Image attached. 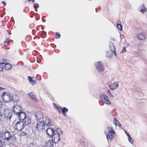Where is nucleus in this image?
I'll list each match as a JSON object with an SVG mask.
<instances>
[{"label": "nucleus", "instance_id": "25", "mask_svg": "<svg viewBox=\"0 0 147 147\" xmlns=\"http://www.w3.org/2000/svg\"><path fill=\"white\" fill-rule=\"evenodd\" d=\"M107 57L109 58H111L113 56L112 53L111 52L108 51L107 53Z\"/></svg>", "mask_w": 147, "mask_h": 147}, {"label": "nucleus", "instance_id": "2", "mask_svg": "<svg viewBox=\"0 0 147 147\" xmlns=\"http://www.w3.org/2000/svg\"><path fill=\"white\" fill-rule=\"evenodd\" d=\"M95 65L96 69L99 72H103L104 71V67L101 61L96 62L95 63Z\"/></svg>", "mask_w": 147, "mask_h": 147}, {"label": "nucleus", "instance_id": "7", "mask_svg": "<svg viewBox=\"0 0 147 147\" xmlns=\"http://www.w3.org/2000/svg\"><path fill=\"white\" fill-rule=\"evenodd\" d=\"M45 125L42 121H38L36 126V128L38 130L42 131L45 129Z\"/></svg>", "mask_w": 147, "mask_h": 147}, {"label": "nucleus", "instance_id": "49", "mask_svg": "<svg viewBox=\"0 0 147 147\" xmlns=\"http://www.w3.org/2000/svg\"><path fill=\"white\" fill-rule=\"evenodd\" d=\"M28 1H32V2H34L35 1V0H28Z\"/></svg>", "mask_w": 147, "mask_h": 147}, {"label": "nucleus", "instance_id": "52", "mask_svg": "<svg viewBox=\"0 0 147 147\" xmlns=\"http://www.w3.org/2000/svg\"><path fill=\"white\" fill-rule=\"evenodd\" d=\"M1 145V141L0 140V146Z\"/></svg>", "mask_w": 147, "mask_h": 147}, {"label": "nucleus", "instance_id": "17", "mask_svg": "<svg viewBox=\"0 0 147 147\" xmlns=\"http://www.w3.org/2000/svg\"><path fill=\"white\" fill-rule=\"evenodd\" d=\"M23 121V122H24L27 125L30 124L32 123L31 120L29 117H26Z\"/></svg>", "mask_w": 147, "mask_h": 147}, {"label": "nucleus", "instance_id": "15", "mask_svg": "<svg viewBox=\"0 0 147 147\" xmlns=\"http://www.w3.org/2000/svg\"><path fill=\"white\" fill-rule=\"evenodd\" d=\"M119 84L117 82L113 83L109 85L110 88L112 90H114L117 88Z\"/></svg>", "mask_w": 147, "mask_h": 147}, {"label": "nucleus", "instance_id": "4", "mask_svg": "<svg viewBox=\"0 0 147 147\" xmlns=\"http://www.w3.org/2000/svg\"><path fill=\"white\" fill-rule=\"evenodd\" d=\"M6 93L5 92H3L2 96L3 101L6 102H9L13 100L12 97L10 96V94L8 95H6Z\"/></svg>", "mask_w": 147, "mask_h": 147}, {"label": "nucleus", "instance_id": "46", "mask_svg": "<svg viewBox=\"0 0 147 147\" xmlns=\"http://www.w3.org/2000/svg\"><path fill=\"white\" fill-rule=\"evenodd\" d=\"M111 93L109 91V90H108L107 91V94L108 95L110 93Z\"/></svg>", "mask_w": 147, "mask_h": 147}, {"label": "nucleus", "instance_id": "38", "mask_svg": "<svg viewBox=\"0 0 147 147\" xmlns=\"http://www.w3.org/2000/svg\"><path fill=\"white\" fill-rule=\"evenodd\" d=\"M3 132H4L0 131V137H2V136H3Z\"/></svg>", "mask_w": 147, "mask_h": 147}, {"label": "nucleus", "instance_id": "50", "mask_svg": "<svg viewBox=\"0 0 147 147\" xmlns=\"http://www.w3.org/2000/svg\"><path fill=\"white\" fill-rule=\"evenodd\" d=\"M7 42L6 41L4 42L5 46L7 45Z\"/></svg>", "mask_w": 147, "mask_h": 147}, {"label": "nucleus", "instance_id": "1", "mask_svg": "<svg viewBox=\"0 0 147 147\" xmlns=\"http://www.w3.org/2000/svg\"><path fill=\"white\" fill-rule=\"evenodd\" d=\"M107 129L109 130V131H108V134L105 132V133L106 135L108 141L109 138L110 140L111 141L113 140V134H114L115 132L111 127L108 126L107 127Z\"/></svg>", "mask_w": 147, "mask_h": 147}, {"label": "nucleus", "instance_id": "21", "mask_svg": "<svg viewBox=\"0 0 147 147\" xmlns=\"http://www.w3.org/2000/svg\"><path fill=\"white\" fill-rule=\"evenodd\" d=\"M114 123L116 126L118 125L119 127H121V128H122L121 124L118 121L117 119L116 118H114Z\"/></svg>", "mask_w": 147, "mask_h": 147}, {"label": "nucleus", "instance_id": "40", "mask_svg": "<svg viewBox=\"0 0 147 147\" xmlns=\"http://www.w3.org/2000/svg\"><path fill=\"white\" fill-rule=\"evenodd\" d=\"M26 133H25L24 132H22L21 134H20V135L21 136H24V135H26Z\"/></svg>", "mask_w": 147, "mask_h": 147}, {"label": "nucleus", "instance_id": "32", "mask_svg": "<svg viewBox=\"0 0 147 147\" xmlns=\"http://www.w3.org/2000/svg\"><path fill=\"white\" fill-rule=\"evenodd\" d=\"M144 8H146V7H145L144 5V4H142V5H141V7H140L139 8V10L140 11V10L141 9H144Z\"/></svg>", "mask_w": 147, "mask_h": 147}, {"label": "nucleus", "instance_id": "37", "mask_svg": "<svg viewBox=\"0 0 147 147\" xmlns=\"http://www.w3.org/2000/svg\"><path fill=\"white\" fill-rule=\"evenodd\" d=\"M56 110H57L58 112L59 113H60L61 112V111H62V109L61 108L59 107H58V108H57V109H56Z\"/></svg>", "mask_w": 147, "mask_h": 147}, {"label": "nucleus", "instance_id": "47", "mask_svg": "<svg viewBox=\"0 0 147 147\" xmlns=\"http://www.w3.org/2000/svg\"><path fill=\"white\" fill-rule=\"evenodd\" d=\"M2 3L3 4L4 6H5L6 5V3L4 1H2Z\"/></svg>", "mask_w": 147, "mask_h": 147}, {"label": "nucleus", "instance_id": "26", "mask_svg": "<svg viewBox=\"0 0 147 147\" xmlns=\"http://www.w3.org/2000/svg\"><path fill=\"white\" fill-rule=\"evenodd\" d=\"M68 109L65 107H63L62 109V112L63 113H65V112H68Z\"/></svg>", "mask_w": 147, "mask_h": 147}, {"label": "nucleus", "instance_id": "23", "mask_svg": "<svg viewBox=\"0 0 147 147\" xmlns=\"http://www.w3.org/2000/svg\"><path fill=\"white\" fill-rule=\"evenodd\" d=\"M55 133L56 134L59 135L60 134H63V132L61 131V129L59 128H58L56 129V131H55Z\"/></svg>", "mask_w": 147, "mask_h": 147}, {"label": "nucleus", "instance_id": "45", "mask_svg": "<svg viewBox=\"0 0 147 147\" xmlns=\"http://www.w3.org/2000/svg\"><path fill=\"white\" fill-rule=\"evenodd\" d=\"M126 135L127 136V137L129 136L130 135L127 133V132L125 130L124 131Z\"/></svg>", "mask_w": 147, "mask_h": 147}, {"label": "nucleus", "instance_id": "20", "mask_svg": "<svg viewBox=\"0 0 147 147\" xmlns=\"http://www.w3.org/2000/svg\"><path fill=\"white\" fill-rule=\"evenodd\" d=\"M109 45V49L111 52H113V51H115V47L114 45L112 43H110Z\"/></svg>", "mask_w": 147, "mask_h": 147}, {"label": "nucleus", "instance_id": "42", "mask_svg": "<svg viewBox=\"0 0 147 147\" xmlns=\"http://www.w3.org/2000/svg\"><path fill=\"white\" fill-rule=\"evenodd\" d=\"M120 38L121 39L122 38H123L124 37V36L123 34L120 35Z\"/></svg>", "mask_w": 147, "mask_h": 147}, {"label": "nucleus", "instance_id": "27", "mask_svg": "<svg viewBox=\"0 0 147 147\" xmlns=\"http://www.w3.org/2000/svg\"><path fill=\"white\" fill-rule=\"evenodd\" d=\"M117 26L119 29L121 31L122 30V26L121 24H117Z\"/></svg>", "mask_w": 147, "mask_h": 147}, {"label": "nucleus", "instance_id": "12", "mask_svg": "<svg viewBox=\"0 0 147 147\" xmlns=\"http://www.w3.org/2000/svg\"><path fill=\"white\" fill-rule=\"evenodd\" d=\"M21 108L19 106L17 105L13 107V111L14 114H16L17 115L21 112Z\"/></svg>", "mask_w": 147, "mask_h": 147}, {"label": "nucleus", "instance_id": "48", "mask_svg": "<svg viewBox=\"0 0 147 147\" xmlns=\"http://www.w3.org/2000/svg\"><path fill=\"white\" fill-rule=\"evenodd\" d=\"M43 34L44 35H46V32H43Z\"/></svg>", "mask_w": 147, "mask_h": 147}, {"label": "nucleus", "instance_id": "53", "mask_svg": "<svg viewBox=\"0 0 147 147\" xmlns=\"http://www.w3.org/2000/svg\"><path fill=\"white\" fill-rule=\"evenodd\" d=\"M64 115H65V116H66V114L65 113H63Z\"/></svg>", "mask_w": 147, "mask_h": 147}, {"label": "nucleus", "instance_id": "29", "mask_svg": "<svg viewBox=\"0 0 147 147\" xmlns=\"http://www.w3.org/2000/svg\"><path fill=\"white\" fill-rule=\"evenodd\" d=\"M128 137V140L129 141V142L131 144H132L133 142V140L131 138L130 136H129Z\"/></svg>", "mask_w": 147, "mask_h": 147}, {"label": "nucleus", "instance_id": "13", "mask_svg": "<svg viewBox=\"0 0 147 147\" xmlns=\"http://www.w3.org/2000/svg\"><path fill=\"white\" fill-rule=\"evenodd\" d=\"M20 120L24 121L26 117V114L25 112H21L17 115Z\"/></svg>", "mask_w": 147, "mask_h": 147}, {"label": "nucleus", "instance_id": "3", "mask_svg": "<svg viewBox=\"0 0 147 147\" xmlns=\"http://www.w3.org/2000/svg\"><path fill=\"white\" fill-rule=\"evenodd\" d=\"M12 114V112L11 111L5 109L3 114L4 118L8 121L10 120L11 118Z\"/></svg>", "mask_w": 147, "mask_h": 147}, {"label": "nucleus", "instance_id": "19", "mask_svg": "<svg viewBox=\"0 0 147 147\" xmlns=\"http://www.w3.org/2000/svg\"><path fill=\"white\" fill-rule=\"evenodd\" d=\"M53 142L52 140H50L46 142V144L48 147H53Z\"/></svg>", "mask_w": 147, "mask_h": 147}, {"label": "nucleus", "instance_id": "31", "mask_svg": "<svg viewBox=\"0 0 147 147\" xmlns=\"http://www.w3.org/2000/svg\"><path fill=\"white\" fill-rule=\"evenodd\" d=\"M7 62H8L7 60L4 59V60L3 62L2 63H0V64L1 65L2 64H5V65L7 63H8Z\"/></svg>", "mask_w": 147, "mask_h": 147}, {"label": "nucleus", "instance_id": "51", "mask_svg": "<svg viewBox=\"0 0 147 147\" xmlns=\"http://www.w3.org/2000/svg\"><path fill=\"white\" fill-rule=\"evenodd\" d=\"M3 89H4V88H2V87H0V91H2V90H3Z\"/></svg>", "mask_w": 147, "mask_h": 147}, {"label": "nucleus", "instance_id": "6", "mask_svg": "<svg viewBox=\"0 0 147 147\" xmlns=\"http://www.w3.org/2000/svg\"><path fill=\"white\" fill-rule=\"evenodd\" d=\"M100 98L106 104L108 105L111 104V102L109 101L108 96L106 94H101L100 96Z\"/></svg>", "mask_w": 147, "mask_h": 147}, {"label": "nucleus", "instance_id": "24", "mask_svg": "<svg viewBox=\"0 0 147 147\" xmlns=\"http://www.w3.org/2000/svg\"><path fill=\"white\" fill-rule=\"evenodd\" d=\"M28 77L30 82L32 84H34L35 82V81L33 80L31 76H29Z\"/></svg>", "mask_w": 147, "mask_h": 147}, {"label": "nucleus", "instance_id": "33", "mask_svg": "<svg viewBox=\"0 0 147 147\" xmlns=\"http://www.w3.org/2000/svg\"><path fill=\"white\" fill-rule=\"evenodd\" d=\"M55 35H56L57 36H58V37H57L56 36H55V37L56 38H59L61 36L59 34H58V33L57 32H56L55 33Z\"/></svg>", "mask_w": 147, "mask_h": 147}, {"label": "nucleus", "instance_id": "36", "mask_svg": "<svg viewBox=\"0 0 147 147\" xmlns=\"http://www.w3.org/2000/svg\"><path fill=\"white\" fill-rule=\"evenodd\" d=\"M4 68L3 66L1 65H0V71H1Z\"/></svg>", "mask_w": 147, "mask_h": 147}, {"label": "nucleus", "instance_id": "5", "mask_svg": "<svg viewBox=\"0 0 147 147\" xmlns=\"http://www.w3.org/2000/svg\"><path fill=\"white\" fill-rule=\"evenodd\" d=\"M24 127V123L22 121H18L15 126V128L18 131H22Z\"/></svg>", "mask_w": 147, "mask_h": 147}, {"label": "nucleus", "instance_id": "30", "mask_svg": "<svg viewBox=\"0 0 147 147\" xmlns=\"http://www.w3.org/2000/svg\"><path fill=\"white\" fill-rule=\"evenodd\" d=\"M109 97L111 99H112L114 98V96L111 94L110 93L108 95Z\"/></svg>", "mask_w": 147, "mask_h": 147}, {"label": "nucleus", "instance_id": "54", "mask_svg": "<svg viewBox=\"0 0 147 147\" xmlns=\"http://www.w3.org/2000/svg\"><path fill=\"white\" fill-rule=\"evenodd\" d=\"M4 98H5V99H8V98H5V97H4Z\"/></svg>", "mask_w": 147, "mask_h": 147}, {"label": "nucleus", "instance_id": "18", "mask_svg": "<svg viewBox=\"0 0 147 147\" xmlns=\"http://www.w3.org/2000/svg\"><path fill=\"white\" fill-rule=\"evenodd\" d=\"M138 38L142 40H145L146 39V37L144 36L142 34H140L138 36Z\"/></svg>", "mask_w": 147, "mask_h": 147}, {"label": "nucleus", "instance_id": "11", "mask_svg": "<svg viewBox=\"0 0 147 147\" xmlns=\"http://www.w3.org/2000/svg\"><path fill=\"white\" fill-rule=\"evenodd\" d=\"M35 117L38 121H41V120L43 117V115L42 112H38L35 113Z\"/></svg>", "mask_w": 147, "mask_h": 147}, {"label": "nucleus", "instance_id": "43", "mask_svg": "<svg viewBox=\"0 0 147 147\" xmlns=\"http://www.w3.org/2000/svg\"><path fill=\"white\" fill-rule=\"evenodd\" d=\"M2 102L1 100H0V109H1L2 106Z\"/></svg>", "mask_w": 147, "mask_h": 147}, {"label": "nucleus", "instance_id": "10", "mask_svg": "<svg viewBox=\"0 0 147 147\" xmlns=\"http://www.w3.org/2000/svg\"><path fill=\"white\" fill-rule=\"evenodd\" d=\"M11 134L9 131L4 132L2 138L4 139L9 140L11 138Z\"/></svg>", "mask_w": 147, "mask_h": 147}, {"label": "nucleus", "instance_id": "44", "mask_svg": "<svg viewBox=\"0 0 147 147\" xmlns=\"http://www.w3.org/2000/svg\"><path fill=\"white\" fill-rule=\"evenodd\" d=\"M9 40H10V38H8L6 39V40L5 41L6 42H7V44H8V42H9Z\"/></svg>", "mask_w": 147, "mask_h": 147}, {"label": "nucleus", "instance_id": "39", "mask_svg": "<svg viewBox=\"0 0 147 147\" xmlns=\"http://www.w3.org/2000/svg\"><path fill=\"white\" fill-rule=\"evenodd\" d=\"M53 106L54 108L57 109L59 107L56 104H55L53 103Z\"/></svg>", "mask_w": 147, "mask_h": 147}, {"label": "nucleus", "instance_id": "28", "mask_svg": "<svg viewBox=\"0 0 147 147\" xmlns=\"http://www.w3.org/2000/svg\"><path fill=\"white\" fill-rule=\"evenodd\" d=\"M140 11L142 13H144V12H146V8H144V9H141L140 10Z\"/></svg>", "mask_w": 147, "mask_h": 147}, {"label": "nucleus", "instance_id": "14", "mask_svg": "<svg viewBox=\"0 0 147 147\" xmlns=\"http://www.w3.org/2000/svg\"><path fill=\"white\" fill-rule=\"evenodd\" d=\"M46 131L47 134L50 137H51L55 132L54 129L50 127L47 129Z\"/></svg>", "mask_w": 147, "mask_h": 147}, {"label": "nucleus", "instance_id": "34", "mask_svg": "<svg viewBox=\"0 0 147 147\" xmlns=\"http://www.w3.org/2000/svg\"><path fill=\"white\" fill-rule=\"evenodd\" d=\"M34 7L35 8H36L37 7L38 8L39 7V5L38 3H34Z\"/></svg>", "mask_w": 147, "mask_h": 147}, {"label": "nucleus", "instance_id": "22", "mask_svg": "<svg viewBox=\"0 0 147 147\" xmlns=\"http://www.w3.org/2000/svg\"><path fill=\"white\" fill-rule=\"evenodd\" d=\"M5 68L6 70H9L10 69L11 67V65L9 63H7L5 65Z\"/></svg>", "mask_w": 147, "mask_h": 147}, {"label": "nucleus", "instance_id": "56", "mask_svg": "<svg viewBox=\"0 0 147 147\" xmlns=\"http://www.w3.org/2000/svg\"><path fill=\"white\" fill-rule=\"evenodd\" d=\"M0 147H4L3 146H0Z\"/></svg>", "mask_w": 147, "mask_h": 147}, {"label": "nucleus", "instance_id": "41", "mask_svg": "<svg viewBox=\"0 0 147 147\" xmlns=\"http://www.w3.org/2000/svg\"><path fill=\"white\" fill-rule=\"evenodd\" d=\"M112 52V54H113L114 55H115V56H116V55L117 54H116V52L115 51H113V52Z\"/></svg>", "mask_w": 147, "mask_h": 147}, {"label": "nucleus", "instance_id": "55", "mask_svg": "<svg viewBox=\"0 0 147 147\" xmlns=\"http://www.w3.org/2000/svg\"><path fill=\"white\" fill-rule=\"evenodd\" d=\"M113 40H115V38H114L113 39Z\"/></svg>", "mask_w": 147, "mask_h": 147}, {"label": "nucleus", "instance_id": "16", "mask_svg": "<svg viewBox=\"0 0 147 147\" xmlns=\"http://www.w3.org/2000/svg\"><path fill=\"white\" fill-rule=\"evenodd\" d=\"M28 95L32 100L34 101H37L36 96L33 92H31L30 93H29Z\"/></svg>", "mask_w": 147, "mask_h": 147}, {"label": "nucleus", "instance_id": "35", "mask_svg": "<svg viewBox=\"0 0 147 147\" xmlns=\"http://www.w3.org/2000/svg\"><path fill=\"white\" fill-rule=\"evenodd\" d=\"M125 49H126V48L125 47H124L121 51V53H123L125 52L126 51Z\"/></svg>", "mask_w": 147, "mask_h": 147}, {"label": "nucleus", "instance_id": "9", "mask_svg": "<svg viewBox=\"0 0 147 147\" xmlns=\"http://www.w3.org/2000/svg\"><path fill=\"white\" fill-rule=\"evenodd\" d=\"M51 137H52V140L55 143H57L60 140V135L56 134L55 132Z\"/></svg>", "mask_w": 147, "mask_h": 147}, {"label": "nucleus", "instance_id": "8", "mask_svg": "<svg viewBox=\"0 0 147 147\" xmlns=\"http://www.w3.org/2000/svg\"><path fill=\"white\" fill-rule=\"evenodd\" d=\"M42 121L45 125L50 126L52 125V122L51 121L50 119L48 117H45L43 118Z\"/></svg>", "mask_w": 147, "mask_h": 147}]
</instances>
